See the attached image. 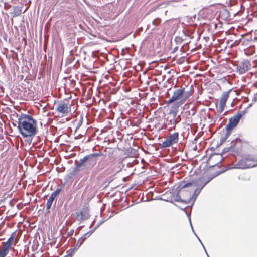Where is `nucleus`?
Wrapping results in <instances>:
<instances>
[{"instance_id":"31","label":"nucleus","mask_w":257,"mask_h":257,"mask_svg":"<svg viewBox=\"0 0 257 257\" xmlns=\"http://www.w3.org/2000/svg\"><path fill=\"white\" fill-rule=\"evenodd\" d=\"M221 143H222V142H223L224 141V139L223 140H221Z\"/></svg>"},{"instance_id":"4","label":"nucleus","mask_w":257,"mask_h":257,"mask_svg":"<svg viewBox=\"0 0 257 257\" xmlns=\"http://www.w3.org/2000/svg\"><path fill=\"white\" fill-rule=\"evenodd\" d=\"M257 166V159L253 156L248 155L243 157L234 165L233 168L244 169Z\"/></svg>"},{"instance_id":"11","label":"nucleus","mask_w":257,"mask_h":257,"mask_svg":"<svg viewBox=\"0 0 257 257\" xmlns=\"http://www.w3.org/2000/svg\"><path fill=\"white\" fill-rule=\"evenodd\" d=\"M250 66L248 60H244L237 65V72L240 74H244L250 68Z\"/></svg>"},{"instance_id":"21","label":"nucleus","mask_w":257,"mask_h":257,"mask_svg":"<svg viewBox=\"0 0 257 257\" xmlns=\"http://www.w3.org/2000/svg\"><path fill=\"white\" fill-rule=\"evenodd\" d=\"M61 191V189L57 188L53 193H54L56 196H57L60 193Z\"/></svg>"},{"instance_id":"24","label":"nucleus","mask_w":257,"mask_h":257,"mask_svg":"<svg viewBox=\"0 0 257 257\" xmlns=\"http://www.w3.org/2000/svg\"><path fill=\"white\" fill-rule=\"evenodd\" d=\"M70 251V252L69 254L65 255L64 257H72V255L74 252H72L71 249Z\"/></svg>"},{"instance_id":"18","label":"nucleus","mask_w":257,"mask_h":257,"mask_svg":"<svg viewBox=\"0 0 257 257\" xmlns=\"http://www.w3.org/2000/svg\"><path fill=\"white\" fill-rule=\"evenodd\" d=\"M225 104H221L219 103V108L218 111L219 114H221L224 110Z\"/></svg>"},{"instance_id":"13","label":"nucleus","mask_w":257,"mask_h":257,"mask_svg":"<svg viewBox=\"0 0 257 257\" xmlns=\"http://www.w3.org/2000/svg\"><path fill=\"white\" fill-rule=\"evenodd\" d=\"M77 216L79 220H83L88 219L89 215L88 211L84 209L80 212L77 213Z\"/></svg>"},{"instance_id":"7","label":"nucleus","mask_w":257,"mask_h":257,"mask_svg":"<svg viewBox=\"0 0 257 257\" xmlns=\"http://www.w3.org/2000/svg\"><path fill=\"white\" fill-rule=\"evenodd\" d=\"M178 104H174L171 107V109L169 112V114L173 115L172 118L170 119V120L168 119H167V125L171 126L170 128H169V131L175 129L176 125L179 121L177 119L178 118L180 117V116H179L178 117H176L178 113Z\"/></svg>"},{"instance_id":"33","label":"nucleus","mask_w":257,"mask_h":257,"mask_svg":"<svg viewBox=\"0 0 257 257\" xmlns=\"http://www.w3.org/2000/svg\"><path fill=\"white\" fill-rule=\"evenodd\" d=\"M177 197L180 199L179 197H178V195H177Z\"/></svg>"},{"instance_id":"32","label":"nucleus","mask_w":257,"mask_h":257,"mask_svg":"<svg viewBox=\"0 0 257 257\" xmlns=\"http://www.w3.org/2000/svg\"><path fill=\"white\" fill-rule=\"evenodd\" d=\"M177 197L180 199L179 197H178V195H177Z\"/></svg>"},{"instance_id":"23","label":"nucleus","mask_w":257,"mask_h":257,"mask_svg":"<svg viewBox=\"0 0 257 257\" xmlns=\"http://www.w3.org/2000/svg\"><path fill=\"white\" fill-rule=\"evenodd\" d=\"M98 167L99 168V169H103L104 168V165H101V162H99L98 163Z\"/></svg>"},{"instance_id":"17","label":"nucleus","mask_w":257,"mask_h":257,"mask_svg":"<svg viewBox=\"0 0 257 257\" xmlns=\"http://www.w3.org/2000/svg\"><path fill=\"white\" fill-rule=\"evenodd\" d=\"M189 187H189L188 188H189ZM196 187V188L194 190L193 195V197L195 198H197V196L199 194L201 190L202 189H201V187Z\"/></svg>"},{"instance_id":"10","label":"nucleus","mask_w":257,"mask_h":257,"mask_svg":"<svg viewBox=\"0 0 257 257\" xmlns=\"http://www.w3.org/2000/svg\"><path fill=\"white\" fill-rule=\"evenodd\" d=\"M121 171V167L115 163H113L105 170V173L106 175H115Z\"/></svg>"},{"instance_id":"12","label":"nucleus","mask_w":257,"mask_h":257,"mask_svg":"<svg viewBox=\"0 0 257 257\" xmlns=\"http://www.w3.org/2000/svg\"><path fill=\"white\" fill-rule=\"evenodd\" d=\"M15 236V233H13L6 242H3V247L2 249V250L9 253V250L10 249L12 245Z\"/></svg>"},{"instance_id":"28","label":"nucleus","mask_w":257,"mask_h":257,"mask_svg":"<svg viewBox=\"0 0 257 257\" xmlns=\"http://www.w3.org/2000/svg\"><path fill=\"white\" fill-rule=\"evenodd\" d=\"M256 100H257V99H256V98L255 97H254V98H253V101L254 102H256Z\"/></svg>"},{"instance_id":"16","label":"nucleus","mask_w":257,"mask_h":257,"mask_svg":"<svg viewBox=\"0 0 257 257\" xmlns=\"http://www.w3.org/2000/svg\"><path fill=\"white\" fill-rule=\"evenodd\" d=\"M54 200V199L51 197H49V199H48L46 203V211H47L48 212H49V209H50Z\"/></svg>"},{"instance_id":"2","label":"nucleus","mask_w":257,"mask_h":257,"mask_svg":"<svg viewBox=\"0 0 257 257\" xmlns=\"http://www.w3.org/2000/svg\"><path fill=\"white\" fill-rule=\"evenodd\" d=\"M192 94V92L191 90L185 91L184 87H181L174 91L172 97L166 102V103L169 104L177 100H180V102L183 103L185 102Z\"/></svg>"},{"instance_id":"34","label":"nucleus","mask_w":257,"mask_h":257,"mask_svg":"<svg viewBox=\"0 0 257 257\" xmlns=\"http://www.w3.org/2000/svg\"><path fill=\"white\" fill-rule=\"evenodd\" d=\"M176 201H179V199H176Z\"/></svg>"},{"instance_id":"20","label":"nucleus","mask_w":257,"mask_h":257,"mask_svg":"<svg viewBox=\"0 0 257 257\" xmlns=\"http://www.w3.org/2000/svg\"><path fill=\"white\" fill-rule=\"evenodd\" d=\"M90 236L89 235V233H86L84 234L83 236H82L81 238L82 239H83V240L85 241L87 238H88Z\"/></svg>"},{"instance_id":"27","label":"nucleus","mask_w":257,"mask_h":257,"mask_svg":"<svg viewBox=\"0 0 257 257\" xmlns=\"http://www.w3.org/2000/svg\"><path fill=\"white\" fill-rule=\"evenodd\" d=\"M195 111L193 110H192L191 115H194L195 114Z\"/></svg>"},{"instance_id":"1","label":"nucleus","mask_w":257,"mask_h":257,"mask_svg":"<svg viewBox=\"0 0 257 257\" xmlns=\"http://www.w3.org/2000/svg\"><path fill=\"white\" fill-rule=\"evenodd\" d=\"M18 128L24 137L34 136L36 133V121L31 116L22 114L18 119Z\"/></svg>"},{"instance_id":"29","label":"nucleus","mask_w":257,"mask_h":257,"mask_svg":"<svg viewBox=\"0 0 257 257\" xmlns=\"http://www.w3.org/2000/svg\"><path fill=\"white\" fill-rule=\"evenodd\" d=\"M155 21H156V20H154L152 22L154 25H156Z\"/></svg>"},{"instance_id":"8","label":"nucleus","mask_w":257,"mask_h":257,"mask_svg":"<svg viewBox=\"0 0 257 257\" xmlns=\"http://www.w3.org/2000/svg\"><path fill=\"white\" fill-rule=\"evenodd\" d=\"M244 111H241L240 113H238L237 115H234L229 119V122L226 126V129L227 132L231 131L237 125L240 119L242 116L244 114Z\"/></svg>"},{"instance_id":"14","label":"nucleus","mask_w":257,"mask_h":257,"mask_svg":"<svg viewBox=\"0 0 257 257\" xmlns=\"http://www.w3.org/2000/svg\"><path fill=\"white\" fill-rule=\"evenodd\" d=\"M231 90H229L228 91L224 92L220 99V103L226 104V101L229 97V92L231 91Z\"/></svg>"},{"instance_id":"22","label":"nucleus","mask_w":257,"mask_h":257,"mask_svg":"<svg viewBox=\"0 0 257 257\" xmlns=\"http://www.w3.org/2000/svg\"><path fill=\"white\" fill-rule=\"evenodd\" d=\"M196 236L197 237V238L198 239L200 243L202 244V246L203 247L204 249V250H205V251L206 252V254H207V256L209 257L208 254V253H207V251H206V249H205V247H204V245H203V243H202L201 241L200 240V239L199 238V237L196 235Z\"/></svg>"},{"instance_id":"19","label":"nucleus","mask_w":257,"mask_h":257,"mask_svg":"<svg viewBox=\"0 0 257 257\" xmlns=\"http://www.w3.org/2000/svg\"><path fill=\"white\" fill-rule=\"evenodd\" d=\"M8 254V252L2 249L0 251V257H5Z\"/></svg>"},{"instance_id":"26","label":"nucleus","mask_w":257,"mask_h":257,"mask_svg":"<svg viewBox=\"0 0 257 257\" xmlns=\"http://www.w3.org/2000/svg\"><path fill=\"white\" fill-rule=\"evenodd\" d=\"M94 232V230H90L88 232H87V233H89V235L90 236Z\"/></svg>"},{"instance_id":"9","label":"nucleus","mask_w":257,"mask_h":257,"mask_svg":"<svg viewBox=\"0 0 257 257\" xmlns=\"http://www.w3.org/2000/svg\"><path fill=\"white\" fill-rule=\"evenodd\" d=\"M179 133L175 132L170 135L162 144V147L166 148L177 143L179 140Z\"/></svg>"},{"instance_id":"3","label":"nucleus","mask_w":257,"mask_h":257,"mask_svg":"<svg viewBox=\"0 0 257 257\" xmlns=\"http://www.w3.org/2000/svg\"><path fill=\"white\" fill-rule=\"evenodd\" d=\"M213 177L202 176L197 179H190L187 181H184L180 184L181 189L186 188L189 187H201V189L209 183Z\"/></svg>"},{"instance_id":"35","label":"nucleus","mask_w":257,"mask_h":257,"mask_svg":"<svg viewBox=\"0 0 257 257\" xmlns=\"http://www.w3.org/2000/svg\"><path fill=\"white\" fill-rule=\"evenodd\" d=\"M192 231H194V229H192ZM193 232H194V231H193ZM194 233H195V232H194ZM194 234H195V235H196L195 233H194Z\"/></svg>"},{"instance_id":"5","label":"nucleus","mask_w":257,"mask_h":257,"mask_svg":"<svg viewBox=\"0 0 257 257\" xmlns=\"http://www.w3.org/2000/svg\"><path fill=\"white\" fill-rule=\"evenodd\" d=\"M101 153H95L86 155L80 160L77 166V167H80L82 165L84 164V166L86 168L91 169L96 164V157L97 156H101Z\"/></svg>"},{"instance_id":"25","label":"nucleus","mask_w":257,"mask_h":257,"mask_svg":"<svg viewBox=\"0 0 257 257\" xmlns=\"http://www.w3.org/2000/svg\"><path fill=\"white\" fill-rule=\"evenodd\" d=\"M50 197H51V198H53L54 199H55V198L57 197V196L54 193H52L50 196Z\"/></svg>"},{"instance_id":"6","label":"nucleus","mask_w":257,"mask_h":257,"mask_svg":"<svg viewBox=\"0 0 257 257\" xmlns=\"http://www.w3.org/2000/svg\"><path fill=\"white\" fill-rule=\"evenodd\" d=\"M56 110L59 115L66 116L71 111V105L66 101H59L56 105Z\"/></svg>"},{"instance_id":"15","label":"nucleus","mask_w":257,"mask_h":257,"mask_svg":"<svg viewBox=\"0 0 257 257\" xmlns=\"http://www.w3.org/2000/svg\"><path fill=\"white\" fill-rule=\"evenodd\" d=\"M83 239H82L81 238H80L78 239L75 247L73 249H71L72 252H75V251H76L77 249H78V248L81 246V245L83 244V243L84 241Z\"/></svg>"},{"instance_id":"30","label":"nucleus","mask_w":257,"mask_h":257,"mask_svg":"<svg viewBox=\"0 0 257 257\" xmlns=\"http://www.w3.org/2000/svg\"><path fill=\"white\" fill-rule=\"evenodd\" d=\"M189 221H190V222H191L190 219H189ZM190 224H191V228L193 229V226H192L191 223H190Z\"/></svg>"}]
</instances>
